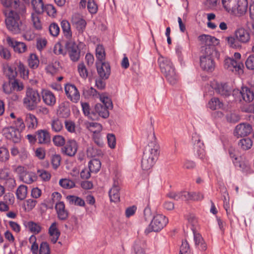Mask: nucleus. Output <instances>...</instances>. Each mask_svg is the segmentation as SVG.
Wrapping results in <instances>:
<instances>
[{
  "label": "nucleus",
  "instance_id": "1",
  "mask_svg": "<svg viewBox=\"0 0 254 254\" xmlns=\"http://www.w3.org/2000/svg\"><path fill=\"white\" fill-rule=\"evenodd\" d=\"M145 135L148 143L145 147L141 160V168L144 170H148L155 164L159 154V146L156 142L153 127L150 126Z\"/></svg>",
  "mask_w": 254,
  "mask_h": 254
},
{
  "label": "nucleus",
  "instance_id": "2",
  "mask_svg": "<svg viewBox=\"0 0 254 254\" xmlns=\"http://www.w3.org/2000/svg\"><path fill=\"white\" fill-rule=\"evenodd\" d=\"M158 63L161 71L165 76L168 82L171 84H175L178 80V75L170 59L161 55L158 59Z\"/></svg>",
  "mask_w": 254,
  "mask_h": 254
},
{
  "label": "nucleus",
  "instance_id": "3",
  "mask_svg": "<svg viewBox=\"0 0 254 254\" xmlns=\"http://www.w3.org/2000/svg\"><path fill=\"white\" fill-rule=\"evenodd\" d=\"M222 3L227 12L237 16L244 15L248 8L247 0H222Z\"/></svg>",
  "mask_w": 254,
  "mask_h": 254
},
{
  "label": "nucleus",
  "instance_id": "4",
  "mask_svg": "<svg viewBox=\"0 0 254 254\" xmlns=\"http://www.w3.org/2000/svg\"><path fill=\"white\" fill-rule=\"evenodd\" d=\"M40 101L41 98L38 92L32 88H27L25 97L23 98V105L26 109L28 111L35 110Z\"/></svg>",
  "mask_w": 254,
  "mask_h": 254
},
{
  "label": "nucleus",
  "instance_id": "5",
  "mask_svg": "<svg viewBox=\"0 0 254 254\" xmlns=\"http://www.w3.org/2000/svg\"><path fill=\"white\" fill-rule=\"evenodd\" d=\"M198 39L201 45V53H206L210 50L212 51L211 53H216L215 46L219 44L218 39L213 36L205 34L199 36Z\"/></svg>",
  "mask_w": 254,
  "mask_h": 254
},
{
  "label": "nucleus",
  "instance_id": "6",
  "mask_svg": "<svg viewBox=\"0 0 254 254\" xmlns=\"http://www.w3.org/2000/svg\"><path fill=\"white\" fill-rule=\"evenodd\" d=\"M168 223V219L162 214L155 215L150 224L145 230V233L148 234L151 232H158L162 230Z\"/></svg>",
  "mask_w": 254,
  "mask_h": 254
},
{
  "label": "nucleus",
  "instance_id": "7",
  "mask_svg": "<svg viewBox=\"0 0 254 254\" xmlns=\"http://www.w3.org/2000/svg\"><path fill=\"white\" fill-rule=\"evenodd\" d=\"M5 23L7 29L13 34L19 33L21 30L22 23L16 12L10 11L5 19Z\"/></svg>",
  "mask_w": 254,
  "mask_h": 254
},
{
  "label": "nucleus",
  "instance_id": "8",
  "mask_svg": "<svg viewBox=\"0 0 254 254\" xmlns=\"http://www.w3.org/2000/svg\"><path fill=\"white\" fill-rule=\"evenodd\" d=\"M211 51H212L211 50ZM200 57V65L202 69L212 71L214 69L215 63L213 60L214 54L211 53V50L206 53H201Z\"/></svg>",
  "mask_w": 254,
  "mask_h": 254
},
{
  "label": "nucleus",
  "instance_id": "9",
  "mask_svg": "<svg viewBox=\"0 0 254 254\" xmlns=\"http://www.w3.org/2000/svg\"><path fill=\"white\" fill-rule=\"evenodd\" d=\"M65 48L72 61L77 62L78 61L80 58V50L73 40L71 39L67 40L65 44Z\"/></svg>",
  "mask_w": 254,
  "mask_h": 254
},
{
  "label": "nucleus",
  "instance_id": "10",
  "mask_svg": "<svg viewBox=\"0 0 254 254\" xmlns=\"http://www.w3.org/2000/svg\"><path fill=\"white\" fill-rule=\"evenodd\" d=\"M192 143L198 157L203 160L205 157V152L204 149V144L201 140L199 134L196 133H193L192 135Z\"/></svg>",
  "mask_w": 254,
  "mask_h": 254
},
{
  "label": "nucleus",
  "instance_id": "11",
  "mask_svg": "<svg viewBox=\"0 0 254 254\" xmlns=\"http://www.w3.org/2000/svg\"><path fill=\"white\" fill-rule=\"evenodd\" d=\"M2 133L7 139L14 143H17L20 140V131L14 127L11 126L4 128L2 130Z\"/></svg>",
  "mask_w": 254,
  "mask_h": 254
},
{
  "label": "nucleus",
  "instance_id": "12",
  "mask_svg": "<svg viewBox=\"0 0 254 254\" xmlns=\"http://www.w3.org/2000/svg\"><path fill=\"white\" fill-rule=\"evenodd\" d=\"M64 90L67 98L73 103H77L80 99V93L74 84H66Z\"/></svg>",
  "mask_w": 254,
  "mask_h": 254
},
{
  "label": "nucleus",
  "instance_id": "13",
  "mask_svg": "<svg viewBox=\"0 0 254 254\" xmlns=\"http://www.w3.org/2000/svg\"><path fill=\"white\" fill-rule=\"evenodd\" d=\"M78 144L76 141L73 139L68 140L62 148V152L68 156H74L76 153Z\"/></svg>",
  "mask_w": 254,
  "mask_h": 254
},
{
  "label": "nucleus",
  "instance_id": "14",
  "mask_svg": "<svg viewBox=\"0 0 254 254\" xmlns=\"http://www.w3.org/2000/svg\"><path fill=\"white\" fill-rule=\"evenodd\" d=\"M97 70L100 77L102 79H108L111 73L109 64L104 62L96 63Z\"/></svg>",
  "mask_w": 254,
  "mask_h": 254
},
{
  "label": "nucleus",
  "instance_id": "15",
  "mask_svg": "<svg viewBox=\"0 0 254 254\" xmlns=\"http://www.w3.org/2000/svg\"><path fill=\"white\" fill-rule=\"evenodd\" d=\"M253 130L252 126L247 123H241L238 125L234 130V135L238 137L247 136Z\"/></svg>",
  "mask_w": 254,
  "mask_h": 254
},
{
  "label": "nucleus",
  "instance_id": "16",
  "mask_svg": "<svg viewBox=\"0 0 254 254\" xmlns=\"http://www.w3.org/2000/svg\"><path fill=\"white\" fill-rule=\"evenodd\" d=\"M243 64L239 61L234 60L233 58H226L224 61V67L232 71H239L242 69Z\"/></svg>",
  "mask_w": 254,
  "mask_h": 254
},
{
  "label": "nucleus",
  "instance_id": "17",
  "mask_svg": "<svg viewBox=\"0 0 254 254\" xmlns=\"http://www.w3.org/2000/svg\"><path fill=\"white\" fill-rule=\"evenodd\" d=\"M86 127L89 130L93 132V137L95 142L97 144H100L101 142L99 139V133L102 129L101 125L97 123L91 122L86 124Z\"/></svg>",
  "mask_w": 254,
  "mask_h": 254
},
{
  "label": "nucleus",
  "instance_id": "18",
  "mask_svg": "<svg viewBox=\"0 0 254 254\" xmlns=\"http://www.w3.org/2000/svg\"><path fill=\"white\" fill-rule=\"evenodd\" d=\"M71 22L79 32L82 33L85 30L86 22L80 14H74L72 16Z\"/></svg>",
  "mask_w": 254,
  "mask_h": 254
},
{
  "label": "nucleus",
  "instance_id": "19",
  "mask_svg": "<svg viewBox=\"0 0 254 254\" xmlns=\"http://www.w3.org/2000/svg\"><path fill=\"white\" fill-rule=\"evenodd\" d=\"M41 95L43 102L48 106L53 107L56 103L54 94L49 90L42 89Z\"/></svg>",
  "mask_w": 254,
  "mask_h": 254
},
{
  "label": "nucleus",
  "instance_id": "20",
  "mask_svg": "<svg viewBox=\"0 0 254 254\" xmlns=\"http://www.w3.org/2000/svg\"><path fill=\"white\" fill-rule=\"evenodd\" d=\"M6 41L8 45L13 48L15 52L23 53L27 50V46L23 42H18L9 37L6 38Z\"/></svg>",
  "mask_w": 254,
  "mask_h": 254
},
{
  "label": "nucleus",
  "instance_id": "21",
  "mask_svg": "<svg viewBox=\"0 0 254 254\" xmlns=\"http://www.w3.org/2000/svg\"><path fill=\"white\" fill-rule=\"evenodd\" d=\"M120 182L118 180H114L112 188L110 190L109 194L110 200L112 202H117L120 200Z\"/></svg>",
  "mask_w": 254,
  "mask_h": 254
},
{
  "label": "nucleus",
  "instance_id": "22",
  "mask_svg": "<svg viewBox=\"0 0 254 254\" xmlns=\"http://www.w3.org/2000/svg\"><path fill=\"white\" fill-rule=\"evenodd\" d=\"M235 36L240 44H247L250 41V34L243 28L237 29L235 32Z\"/></svg>",
  "mask_w": 254,
  "mask_h": 254
},
{
  "label": "nucleus",
  "instance_id": "23",
  "mask_svg": "<svg viewBox=\"0 0 254 254\" xmlns=\"http://www.w3.org/2000/svg\"><path fill=\"white\" fill-rule=\"evenodd\" d=\"M55 209L59 219L65 220L68 218V213L65 209L64 204L63 202L60 201L57 203L55 205Z\"/></svg>",
  "mask_w": 254,
  "mask_h": 254
},
{
  "label": "nucleus",
  "instance_id": "24",
  "mask_svg": "<svg viewBox=\"0 0 254 254\" xmlns=\"http://www.w3.org/2000/svg\"><path fill=\"white\" fill-rule=\"evenodd\" d=\"M37 139L40 144L49 142L51 139L50 133L47 130L40 129L36 131Z\"/></svg>",
  "mask_w": 254,
  "mask_h": 254
},
{
  "label": "nucleus",
  "instance_id": "25",
  "mask_svg": "<svg viewBox=\"0 0 254 254\" xmlns=\"http://www.w3.org/2000/svg\"><path fill=\"white\" fill-rule=\"evenodd\" d=\"M25 124L29 129H34L38 126V120L34 115L29 113L26 115Z\"/></svg>",
  "mask_w": 254,
  "mask_h": 254
},
{
  "label": "nucleus",
  "instance_id": "26",
  "mask_svg": "<svg viewBox=\"0 0 254 254\" xmlns=\"http://www.w3.org/2000/svg\"><path fill=\"white\" fill-rule=\"evenodd\" d=\"M49 233L51 237V240L53 243H56L60 236V232L57 228V223L56 222L53 223L49 229Z\"/></svg>",
  "mask_w": 254,
  "mask_h": 254
},
{
  "label": "nucleus",
  "instance_id": "27",
  "mask_svg": "<svg viewBox=\"0 0 254 254\" xmlns=\"http://www.w3.org/2000/svg\"><path fill=\"white\" fill-rule=\"evenodd\" d=\"M215 89L218 94L224 97H228L232 93V89L226 83L218 84Z\"/></svg>",
  "mask_w": 254,
  "mask_h": 254
},
{
  "label": "nucleus",
  "instance_id": "28",
  "mask_svg": "<svg viewBox=\"0 0 254 254\" xmlns=\"http://www.w3.org/2000/svg\"><path fill=\"white\" fill-rule=\"evenodd\" d=\"M243 100L247 102H250L254 99V93L249 88L243 87L240 92Z\"/></svg>",
  "mask_w": 254,
  "mask_h": 254
},
{
  "label": "nucleus",
  "instance_id": "29",
  "mask_svg": "<svg viewBox=\"0 0 254 254\" xmlns=\"http://www.w3.org/2000/svg\"><path fill=\"white\" fill-rule=\"evenodd\" d=\"M57 114L60 117L63 118L68 117L70 114L68 106L65 103H61L59 106Z\"/></svg>",
  "mask_w": 254,
  "mask_h": 254
},
{
  "label": "nucleus",
  "instance_id": "30",
  "mask_svg": "<svg viewBox=\"0 0 254 254\" xmlns=\"http://www.w3.org/2000/svg\"><path fill=\"white\" fill-rule=\"evenodd\" d=\"M193 234L194 237V240L196 245L198 246L199 249L202 251H205L206 250L207 246L205 243L204 242L203 239L200 234L197 233V231H195V229H193Z\"/></svg>",
  "mask_w": 254,
  "mask_h": 254
},
{
  "label": "nucleus",
  "instance_id": "31",
  "mask_svg": "<svg viewBox=\"0 0 254 254\" xmlns=\"http://www.w3.org/2000/svg\"><path fill=\"white\" fill-rule=\"evenodd\" d=\"M33 10L37 14H42L44 12L45 4L43 0H31Z\"/></svg>",
  "mask_w": 254,
  "mask_h": 254
},
{
  "label": "nucleus",
  "instance_id": "32",
  "mask_svg": "<svg viewBox=\"0 0 254 254\" xmlns=\"http://www.w3.org/2000/svg\"><path fill=\"white\" fill-rule=\"evenodd\" d=\"M106 107L104 106L102 104H97L95 106V111L100 117L103 118H107L109 116V110Z\"/></svg>",
  "mask_w": 254,
  "mask_h": 254
},
{
  "label": "nucleus",
  "instance_id": "33",
  "mask_svg": "<svg viewBox=\"0 0 254 254\" xmlns=\"http://www.w3.org/2000/svg\"><path fill=\"white\" fill-rule=\"evenodd\" d=\"M61 25L65 37L67 40L71 39L72 32L69 23L67 20H64L61 22Z\"/></svg>",
  "mask_w": 254,
  "mask_h": 254
},
{
  "label": "nucleus",
  "instance_id": "34",
  "mask_svg": "<svg viewBox=\"0 0 254 254\" xmlns=\"http://www.w3.org/2000/svg\"><path fill=\"white\" fill-rule=\"evenodd\" d=\"M21 179L25 183L30 184L36 181L37 176L35 173L26 171Z\"/></svg>",
  "mask_w": 254,
  "mask_h": 254
},
{
  "label": "nucleus",
  "instance_id": "35",
  "mask_svg": "<svg viewBox=\"0 0 254 254\" xmlns=\"http://www.w3.org/2000/svg\"><path fill=\"white\" fill-rule=\"evenodd\" d=\"M50 124L52 131L55 132H59L63 128L62 121L59 119H54L51 121Z\"/></svg>",
  "mask_w": 254,
  "mask_h": 254
},
{
  "label": "nucleus",
  "instance_id": "36",
  "mask_svg": "<svg viewBox=\"0 0 254 254\" xmlns=\"http://www.w3.org/2000/svg\"><path fill=\"white\" fill-rule=\"evenodd\" d=\"M223 103L218 98H212L208 103V107L212 110L220 109L223 107Z\"/></svg>",
  "mask_w": 254,
  "mask_h": 254
},
{
  "label": "nucleus",
  "instance_id": "37",
  "mask_svg": "<svg viewBox=\"0 0 254 254\" xmlns=\"http://www.w3.org/2000/svg\"><path fill=\"white\" fill-rule=\"evenodd\" d=\"M96 57L97 62H104L105 59V52L102 45H98L96 48Z\"/></svg>",
  "mask_w": 254,
  "mask_h": 254
},
{
  "label": "nucleus",
  "instance_id": "38",
  "mask_svg": "<svg viewBox=\"0 0 254 254\" xmlns=\"http://www.w3.org/2000/svg\"><path fill=\"white\" fill-rule=\"evenodd\" d=\"M66 199L70 204L76 205L80 206H83L85 204L84 201L79 197L74 195L67 196Z\"/></svg>",
  "mask_w": 254,
  "mask_h": 254
},
{
  "label": "nucleus",
  "instance_id": "39",
  "mask_svg": "<svg viewBox=\"0 0 254 254\" xmlns=\"http://www.w3.org/2000/svg\"><path fill=\"white\" fill-rule=\"evenodd\" d=\"M101 163L98 159H93L88 164L89 170L91 172L97 173L101 168Z\"/></svg>",
  "mask_w": 254,
  "mask_h": 254
},
{
  "label": "nucleus",
  "instance_id": "40",
  "mask_svg": "<svg viewBox=\"0 0 254 254\" xmlns=\"http://www.w3.org/2000/svg\"><path fill=\"white\" fill-rule=\"evenodd\" d=\"M27 193V188L25 185H20L18 187L16 192V197L18 199L23 200Z\"/></svg>",
  "mask_w": 254,
  "mask_h": 254
},
{
  "label": "nucleus",
  "instance_id": "41",
  "mask_svg": "<svg viewBox=\"0 0 254 254\" xmlns=\"http://www.w3.org/2000/svg\"><path fill=\"white\" fill-rule=\"evenodd\" d=\"M28 64L30 67L32 69H36L39 64V61L38 57L34 54H31L28 59Z\"/></svg>",
  "mask_w": 254,
  "mask_h": 254
},
{
  "label": "nucleus",
  "instance_id": "42",
  "mask_svg": "<svg viewBox=\"0 0 254 254\" xmlns=\"http://www.w3.org/2000/svg\"><path fill=\"white\" fill-rule=\"evenodd\" d=\"M29 243L31 244L30 250L32 254H38L39 245L37 243V238L35 235H31L29 238Z\"/></svg>",
  "mask_w": 254,
  "mask_h": 254
},
{
  "label": "nucleus",
  "instance_id": "43",
  "mask_svg": "<svg viewBox=\"0 0 254 254\" xmlns=\"http://www.w3.org/2000/svg\"><path fill=\"white\" fill-rule=\"evenodd\" d=\"M252 145L253 141L250 138H243L239 142V146L245 150L250 149Z\"/></svg>",
  "mask_w": 254,
  "mask_h": 254
},
{
  "label": "nucleus",
  "instance_id": "44",
  "mask_svg": "<svg viewBox=\"0 0 254 254\" xmlns=\"http://www.w3.org/2000/svg\"><path fill=\"white\" fill-rule=\"evenodd\" d=\"M228 45L232 48L238 49L241 47V44L235 36H230L226 38Z\"/></svg>",
  "mask_w": 254,
  "mask_h": 254
},
{
  "label": "nucleus",
  "instance_id": "45",
  "mask_svg": "<svg viewBox=\"0 0 254 254\" xmlns=\"http://www.w3.org/2000/svg\"><path fill=\"white\" fill-rule=\"evenodd\" d=\"M83 95L86 98H89L91 97L96 96L97 94V91L96 89L91 87H84L83 89Z\"/></svg>",
  "mask_w": 254,
  "mask_h": 254
},
{
  "label": "nucleus",
  "instance_id": "46",
  "mask_svg": "<svg viewBox=\"0 0 254 254\" xmlns=\"http://www.w3.org/2000/svg\"><path fill=\"white\" fill-rule=\"evenodd\" d=\"M145 244L143 242H136L134 245V254H145Z\"/></svg>",
  "mask_w": 254,
  "mask_h": 254
},
{
  "label": "nucleus",
  "instance_id": "47",
  "mask_svg": "<svg viewBox=\"0 0 254 254\" xmlns=\"http://www.w3.org/2000/svg\"><path fill=\"white\" fill-rule=\"evenodd\" d=\"M59 184L63 188L66 189H69L75 187V183L70 180L67 179H63L60 180Z\"/></svg>",
  "mask_w": 254,
  "mask_h": 254
},
{
  "label": "nucleus",
  "instance_id": "48",
  "mask_svg": "<svg viewBox=\"0 0 254 254\" xmlns=\"http://www.w3.org/2000/svg\"><path fill=\"white\" fill-rule=\"evenodd\" d=\"M77 68L80 76L84 79H86L88 77V72L84 64L83 63H79Z\"/></svg>",
  "mask_w": 254,
  "mask_h": 254
},
{
  "label": "nucleus",
  "instance_id": "49",
  "mask_svg": "<svg viewBox=\"0 0 254 254\" xmlns=\"http://www.w3.org/2000/svg\"><path fill=\"white\" fill-rule=\"evenodd\" d=\"M39 14H37L35 12V13L32 12L31 13V20L33 22V25L35 28L38 30H40L42 28V24L38 16Z\"/></svg>",
  "mask_w": 254,
  "mask_h": 254
},
{
  "label": "nucleus",
  "instance_id": "50",
  "mask_svg": "<svg viewBox=\"0 0 254 254\" xmlns=\"http://www.w3.org/2000/svg\"><path fill=\"white\" fill-rule=\"evenodd\" d=\"M28 227L30 231L35 234L39 233L42 229L41 226L39 224L33 222H28Z\"/></svg>",
  "mask_w": 254,
  "mask_h": 254
},
{
  "label": "nucleus",
  "instance_id": "51",
  "mask_svg": "<svg viewBox=\"0 0 254 254\" xmlns=\"http://www.w3.org/2000/svg\"><path fill=\"white\" fill-rule=\"evenodd\" d=\"M9 153L8 149L5 147H0V161L5 162L8 160Z\"/></svg>",
  "mask_w": 254,
  "mask_h": 254
},
{
  "label": "nucleus",
  "instance_id": "52",
  "mask_svg": "<svg viewBox=\"0 0 254 254\" xmlns=\"http://www.w3.org/2000/svg\"><path fill=\"white\" fill-rule=\"evenodd\" d=\"M100 99L104 106L110 109H112L113 104L110 98L102 94L100 95Z\"/></svg>",
  "mask_w": 254,
  "mask_h": 254
},
{
  "label": "nucleus",
  "instance_id": "53",
  "mask_svg": "<svg viewBox=\"0 0 254 254\" xmlns=\"http://www.w3.org/2000/svg\"><path fill=\"white\" fill-rule=\"evenodd\" d=\"M188 220L189 224L191 225V229L193 232V229H195V231H197L198 227L197 220L193 214H190L188 216Z\"/></svg>",
  "mask_w": 254,
  "mask_h": 254
},
{
  "label": "nucleus",
  "instance_id": "54",
  "mask_svg": "<svg viewBox=\"0 0 254 254\" xmlns=\"http://www.w3.org/2000/svg\"><path fill=\"white\" fill-rule=\"evenodd\" d=\"M11 168L12 171L15 173L17 174L20 179L22 178V176L24 175L25 173L26 172V169L25 168L22 166L18 165H12Z\"/></svg>",
  "mask_w": 254,
  "mask_h": 254
},
{
  "label": "nucleus",
  "instance_id": "55",
  "mask_svg": "<svg viewBox=\"0 0 254 254\" xmlns=\"http://www.w3.org/2000/svg\"><path fill=\"white\" fill-rule=\"evenodd\" d=\"M50 33L54 37L57 36L60 32V28L57 23H53L49 27Z\"/></svg>",
  "mask_w": 254,
  "mask_h": 254
},
{
  "label": "nucleus",
  "instance_id": "56",
  "mask_svg": "<svg viewBox=\"0 0 254 254\" xmlns=\"http://www.w3.org/2000/svg\"><path fill=\"white\" fill-rule=\"evenodd\" d=\"M61 157L60 155L55 154L51 157V163L54 169H57L60 165Z\"/></svg>",
  "mask_w": 254,
  "mask_h": 254
},
{
  "label": "nucleus",
  "instance_id": "57",
  "mask_svg": "<svg viewBox=\"0 0 254 254\" xmlns=\"http://www.w3.org/2000/svg\"><path fill=\"white\" fill-rule=\"evenodd\" d=\"M26 204L24 205L25 210L26 211H30L32 210L36 206L37 201L33 199H28L26 200Z\"/></svg>",
  "mask_w": 254,
  "mask_h": 254
},
{
  "label": "nucleus",
  "instance_id": "58",
  "mask_svg": "<svg viewBox=\"0 0 254 254\" xmlns=\"http://www.w3.org/2000/svg\"><path fill=\"white\" fill-rule=\"evenodd\" d=\"M39 254H50L49 245L46 242L41 243L39 248Z\"/></svg>",
  "mask_w": 254,
  "mask_h": 254
},
{
  "label": "nucleus",
  "instance_id": "59",
  "mask_svg": "<svg viewBox=\"0 0 254 254\" xmlns=\"http://www.w3.org/2000/svg\"><path fill=\"white\" fill-rule=\"evenodd\" d=\"M53 141L57 146H62L65 143L64 138L60 135H55L53 138Z\"/></svg>",
  "mask_w": 254,
  "mask_h": 254
},
{
  "label": "nucleus",
  "instance_id": "60",
  "mask_svg": "<svg viewBox=\"0 0 254 254\" xmlns=\"http://www.w3.org/2000/svg\"><path fill=\"white\" fill-rule=\"evenodd\" d=\"M35 110L36 114L40 116H46L50 113L49 109L43 106L37 107Z\"/></svg>",
  "mask_w": 254,
  "mask_h": 254
},
{
  "label": "nucleus",
  "instance_id": "61",
  "mask_svg": "<svg viewBox=\"0 0 254 254\" xmlns=\"http://www.w3.org/2000/svg\"><path fill=\"white\" fill-rule=\"evenodd\" d=\"M5 72L9 79L14 78L17 75L16 68L14 67L7 66L6 68Z\"/></svg>",
  "mask_w": 254,
  "mask_h": 254
},
{
  "label": "nucleus",
  "instance_id": "62",
  "mask_svg": "<svg viewBox=\"0 0 254 254\" xmlns=\"http://www.w3.org/2000/svg\"><path fill=\"white\" fill-rule=\"evenodd\" d=\"M54 53L57 55H65L66 54V52L64 50L63 46L60 43L55 44L54 48Z\"/></svg>",
  "mask_w": 254,
  "mask_h": 254
},
{
  "label": "nucleus",
  "instance_id": "63",
  "mask_svg": "<svg viewBox=\"0 0 254 254\" xmlns=\"http://www.w3.org/2000/svg\"><path fill=\"white\" fill-rule=\"evenodd\" d=\"M247 68L250 70L254 69V54L250 55L245 62Z\"/></svg>",
  "mask_w": 254,
  "mask_h": 254
},
{
  "label": "nucleus",
  "instance_id": "64",
  "mask_svg": "<svg viewBox=\"0 0 254 254\" xmlns=\"http://www.w3.org/2000/svg\"><path fill=\"white\" fill-rule=\"evenodd\" d=\"M14 200V196L12 193H6L3 196V201L9 204H13Z\"/></svg>",
  "mask_w": 254,
  "mask_h": 254
}]
</instances>
